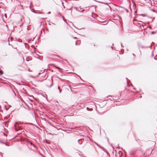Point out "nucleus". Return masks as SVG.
<instances>
[{
  "mask_svg": "<svg viewBox=\"0 0 157 157\" xmlns=\"http://www.w3.org/2000/svg\"><path fill=\"white\" fill-rule=\"evenodd\" d=\"M75 44H76V45H77V42H76Z\"/></svg>",
  "mask_w": 157,
  "mask_h": 157,
  "instance_id": "5",
  "label": "nucleus"
},
{
  "mask_svg": "<svg viewBox=\"0 0 157 157\" xmlns=\"http://www.w3.org/2000/svg\"><path fill=\"white\" fill-rule=\"evenodd\" d=\"M58 89H59V87H58Z\"/></svg>",
  "mask_w": 157,
  "mask_h": 157,
  "instance_id": "6",
  "label": "nucleus"
},
{
  "mask_svg": "<svg viewBox=\"0 0 157 157\" xmlns=\"http://www.w3.org/2000/svg\"><path fill=\"white\" fill-rule=\"evenodd\" d=\"M59 92H60V93H61V90H59Z\"/></svg>",
  "mask_w": 157,
  "mask_h": 157,
  "instance_id": "7",
  "label": "nucleus"
},
{
  "mask_svg": "<svg viewBox=\"0 0 157 157\" xmlns=\"http://www.w3.org/2000/svg\"><path fill=\"white\" fill-rule=\"evenodd\" d=\"M3 74V72L2 71H0V75H1Z\"/></svg>",
  "mask_w": 157,
  "mask_h": 157,
  "instance_id": "1",
  "label": "nucleus"
},
{
  "mask_svg": "<svg viewBox=\"0 0 157 157\" xmlns=\"http://www.w3.org/2000/svg\"><path fill=\"white\" fill-rule=\"evenodd\" d=\"M151 10L152 11H153V12H155V10H153L151 9Z\"/></svg>",
  "mask_w": 157,
  "mask_h": 157,
  "instance_id": "2",
  "label": "nucleus"
},
{
  "mask_svg": "<svg viewBox=\"0 0 157 157\" xmlns=\"http://www.w3.org/2000/svg\"><path fill=\"white\" fill-rule=\"evenodd\" d=\"M29 143H30L31 144H32V142H29Z\"/></svg>",
  "mask_w": 157,
  "mask_h": 157,
  "instance_id": "3",
  "label": "nucleus"
},
{
  "mask_svg": "<svg viewBox=\"0 0 157 157\" xmlns=\"http://www.w3.org/2000/svg\"><path fill=\"white\" fill-rule=\"evenodd\" d=\"M63 20H64V21H65L64 19H63Z\"/></svg>",
  "mask_w": 157,
  "mask_h": 157,
  "instance_id": "8",
  "label": "nucleus"
},
{
  "mask_svg": "<svg viewBox=\"0 0 157 157\" xmlns=\"http://www.w3.org/2000/svg\"><path fill=\"white\" fill-rule=\"evenodd\" d=\"M151 33L152 34H154V32H151Z\"/></svg>",
  "mask_w": 157,
  "mask_h": 157,
  "instance_id": "4",
  "label": "nucleus"
}]
</instances>
